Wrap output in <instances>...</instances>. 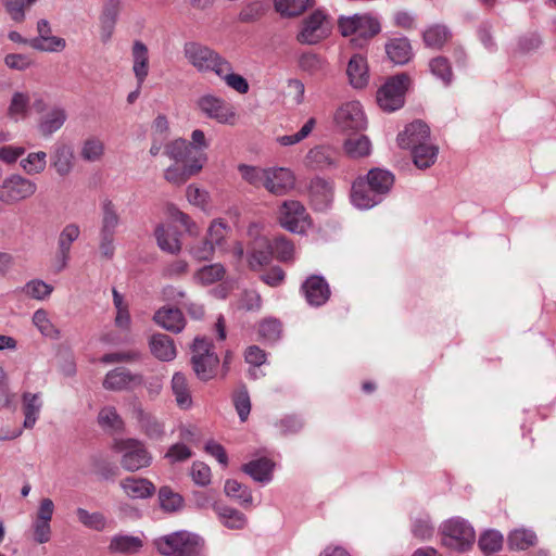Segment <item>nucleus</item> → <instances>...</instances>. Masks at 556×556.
<instances>
[{"label":"nucleus","mask_w":556,"mask_h":556,"mask_svg":"<svg viewBox=\"0 0 556 556\" xmlns=\"http://www.w3.org/2000/svg\"><path fill=\"white\" fill-rule=\"evenodd\" d=\"M440 535L442 545L457 553L469 551L476 541L472 526L460 517L445 520L440 526Z\"/></svg>","instance_id":"obj_1"},{"label":"nucleus","mask_w":556,"mask_h":556,"mask_svg":"<svg viewBox=\"0 0 556 556\" xmlns=\"http://www.w3.org/2000/svg\"><path fill=\"white\" fill-rule=\"evenodd\" d=\"M184 56L199 73H214L226 65L228 61L217 51L198 41H187L184 45Z\"/></svg>","instance_id":"obj_2"},{"label":"nucleus","mask_w":556,"mask_h":556,"mask_svg":"<svg viewBox=\"0 0 556 556\" xmlns=\"http://www.w3.org/2000/svg\"><path fill=\"white\" fill-rule=\"evenodd\" d=\"M157 551L164 556H197L202 547L201 539L187 531H177L155 541Z\"/></svg>","instance_id":"obj_3"},{"label":"nucleus","mask_w":556,"mask_h":556,"mask_svg":"<svg viewBox=\"0 0 556 556\" xmlns=\"http://www.w3.org/2000/svg\"><path fill=\"white\" fill-rule=\"evenodd\" d=\"M113 450L121 454V466L130 472L150 466L152 456L143 442L137 439H116Z\"/></svg>","instance_id":"obj_4"},{"label":"nucleus","mask_w":556,"mask_h":556,"mask_svg":"<svg viewBox=\"0 0 556 556\" xmlns=\"http://www.w3.org/2000/svg\"><path fill=\"white\" fill-rule=\"evenodd\" d=\"M192 368L202 381H208L216 375L219 358L213 351V344L205 338H195L192 345Z\"/></svg>","instance_id":"obj_5"},{"label":"nucleus","mask_w":556,"mask_h":556,"mask_svg":"<svg viewBox=\"0 0 556 556\" xmlns=\"http://www.w3.org/2000/svg\"><path fill=\"white\" fill-rule=\"evenodd\" d=\"M164 154L177 164H182L188 170L199 173L207 161L205 152L200 151L186 139L177 138L164 147Z\"/></svg>","instance_id":"obj_6"},{"label":"nucleus","mask_w":556,"mask_h":556,"mask_svg":"<svg viewBox=\"0 0 556 556\" xmlns=\"http://www.w3.org/2000/svg\"><path fill=\"white\" fill-rule=\"evenodd\" d=\"M339 29L344 37L354 36L352 41L362 46L363 42L380 31V23L368 14H355L349 17H340Z\"/></svg>","instance_id":"obj_7"},{"label":"nucleus","mask_w":556,"mask_h":556,"mask_svg":"<svg viewBox=\"0 0 556 556\" xmlns=\"http://www.w3.org/2000/svg\"><path fill=\"white\" fill-rule=\"evenodd\" d=\"M409 84L406 74H399L389 78L377 91V102L387 112H394L404 104V94Z\"/></svg>","instance_id":"obj_8"},{"label":"nucleus","mask_w":556,"mask_h":556,"mask_svg":"<svg viewBox=\"0 0 556 556\" xmlns=\"http://www.w3.org/2000/svg\"><path fill=\"white\" fill-rule=\"evenodd\" d=\"M278 219L286 230L294 233H304L311 227L309 215L298 200L285 201L279 207Z\"/></svg>","instance_id":"obj_9"},{"label":"nucleus","mask_w":556,"mask_h":556,"mask_svg":"<svg viewBox=\"0 0 556 556\" xmlns=\"http://www.w3.org/2000/svg\"><path fill=\"white\" fill-rule=\"evenodd\" d=\"M36 191V182L22 175L12 174L0 185V201L14 204L33 197Z\"/></svg>","instance_id":"obj_10"},{"label":"nucleus","mask_w":556,"mask_h":556,"mask_svg":"<svg viewBox=\"0 0 556 556\" xmlns=\"http://www.w3.org/2000/svg\"><path fill=\"white\" fill-rule=\"evenodd\" d=\"M197 106L203 115L219 124L235 125L237 113L235 108L223 98L207 93L197 100Z\"/></svg>","instance_id":"obj_11"},{"label":"nucleus","mask_w":556,"mask_h":556,"mask_svg":"<svg viewBox=\"0 0 556 556\" xmlns=\"http://www.w3.org/2000/svg\"><path fill=\"white\" fill-rule=\"evenodd\" d=\"M144 378L141 374L131 372L125 367H117L106 372L103 379V388L109 391H132L143 386Z\"/></svg>","instance_id":"obj_12"},{"label":"nucleus","mask_w":556,"mask_h":556,"mask_svg":"<svg viewBox=\"0 0 556 556\" xmlns=\"http://www.w3.org/2000/svg\"><path fill=\"white\" fill-rule=\"evenodd\" d=\"M330 31L327 16L320 11H314L303 22V27L298 35V40L305 45H315L326 38Z\"/></svg>","instance_id":"obj_13"},{"label":"nucleus","mask_w":556,"mask_h":556,"mask_svg":"<svg viewBox=\"0 0 556 556\" xmlns=\"http://www.w3.org/2000/svg\"><path fill=\"white\" fill-rule=\"evenodd\" d=\"M247 261L250 269L260 270L271 262L274 248L265 236H255L248 244Z\"/></svg>","instance_id":"obj_14"},{"label":"nucleus","mask_w":556,"mask_h":556,"mask_svg":"<svg viewBox=\"0 0 556 556\" xmlns=\"http://www.w3.org/2000/svg\"><path fill=\"white\" fill-rule=\"evenodd\" d=\"M334 122L342 130H362L366 126V118L362 105L357 101L342 104L334 114Z\"/></svg>","instance_id":"obj_15"},{"label":"nucleus","mask_w":556,"mask_h":556,"mask_svg":"<svg viewBox=\"0 0 556 556\" xmlns=\"http://www.w3.org/2000/svg\"><path fill=\"white\" fill-rule=\"evenodd\" d=\"M295 187V176L287 167H267L265 189L277 197H282Z\"/></svg>","instance_id":"obj_16"},{"label":"nucleus","mask_w":556,"mask_h":556,"mask_svg":"<svg viewBox=\"0 0 556 556\" xmlns=\"http://www.w3.org/2000/svg\"><path fill=\"white\" fill-rule=\"evenodd\" d=\"M308 305L319 307L325 305L331 295V290L323 276L312 275L305 279L301 286Z\"/></svg>","instance_id":"obj_17"},{"label":"nucleus","mask_w":556,"mask_h":556,"mask_svg":"<svg viewBox=\"0 0 556 556\" xmlns=\"http://www.w3.org/2000/svg\"><path fill=\"white\" fill-rule=\"evenodd\" d=\"M429 136L430 129L428 125L421 121H415L397 135V143L402 149H409L413 152L417 146L429 143Z\"/></svg>","instance_id":"obj_18"},{"label":"nucleus","mask_w":556,"mask_h":556,"mask_svg":"<svg viewBox=\"0 0 556 556\" xmlns=\"http://www.w3.org/2000/svg\"><path fill=\"white\" fill-rule=\"evenodd\" d=\"M122 222L117 204L108 197L101 198L99 233L116 236Z\"/></svg>","instance_id":"obj_19"},{"label":"nucleus","mask_w":556,"mask_h":556,"mask_svg":"<svg viewBox=\"0 0 556 556\" xmlns=\"http://www.w3.org/2000/svg\"><path fill=\"white\" fill-rule=\"evenodd\" d=\"M351 201L359 210H369L380 204V197L374 191L366 181L365 177H358L351 188Z\"/></svg>","instance_id":"obj_20"},{"label":"nucleus","mask_w":556,"mask_h":556,"mask_svg":"<svg viewBox=\"0 0 556 556\" xmlns=\"http://www.w3.org/2000/svg\"><path fill=\"white\" fill-rule=\"evenodd\" d=\"M131 415L148 438L152 440H161L163 438L164 425L156 417L146 412L141 404H134Z\"/></svg>","instance_id":"obj_21"},{"label":"nucleus","mask_w":556,"mask_h":556,"mask_svg":"<svg viewBox=\"0 0 556 556\" xmlns=\"http://www.w3.org/2000/svg\"><path fill=\"white\" fill-rule=\"evenodd\" d=\"M50 164L61 177H66L74 168L73 148L65 142H56L50 155Z\"/></svg>","instance_id":"obj_22"},{"label":"nucleus","mask_w":556,"mask_h":556,"mask_svg":"<svg viewBox=\"0 0 556 556\" xmlns=\"http://www.w3.org/2000/svg\"><path fill=\"white\" fill-rule=\"evenodd\" d=\"M79 235L80 229L76 224L66 225L60 232L56 253L58 271H61L66 267L72 243L78 239Z\"/></svg>","instance_id":"obj_23"},{"label":"nucleus","mask_w":556,"mask_h":556,"mask_svg":"<svg viewBox=\"0 0 556 556\" xmlns=\"http://www.w3.org/2000/svg\"><path fill=\"white\" fill-rule=\"evenodd\" d=\"M309 197L313 205L317 210H325L332 201V184L324 178H313L308 187Z\"/></svg>","instance_id":"obj_24"},{"label":"nucleus","mask_w":556,"mask_h":556,"mask_svg":"<svg viewBox=\"0 0 556 556\" xmlns=\"http://www.w3.org/2000/svg\"><path fill=\"white\" fill-rule=\"evenodd\" d=\"M153 320L160 327L173 333H179L186 325L180 309L165 306L154 313Z\"/></svg>","instance_id":"obj_25"},{"label":"nucleus","mask_w":556,"mask_h":556,"mask_svg":"<svg viewBox=\"0 0 556 556\" xmlns=\"http://www.w3.org/2000/svg\"><path fill=\"white\" fill-rule=\"evenodd\" d=\"M151 354L161 362H170L176 355L174 340L165 333H154L149 339Z\"/></svg>","instance_id":"obj_26"},{"label":"nucleus","mask_w":556,"mask_h":556,"mask_svg":"<svg viewBox=\"0 0 556 556\" xmlns=\"http://www.w3.org/2000/svg\"><path fill=\"white\" fill-rule=\"evenodd\" d=\"M365 177V181L372 187L381 201L390 193L394 185V175L387 169L371 168Z\"/></svg>","instance_id":"obj_27"},{"label":"nucleus","mask_w":556,"mask_h":556,"mask_svg":"<svg viewBox=\"0 0 556 556\" xmlns=\"http://www.w3.org/2000/svg\"><path fill=\"white\" fill-rule=\"evenodd\" d=\"M132 72L139 87L142 86L149 74V50L142 41H135L131 48Z\"/></svg>","instance_id":"obj_28"},{"label":"nucleus","mask_w":556,"mask_h":556,"mask_svg":"<svg viewBox=\"0 0 556 556\" xmlns=\"http://www.w3.org/2000/svg\"><path fill=\"white\" fill-rule=\"evenodd\" d=\"M125 494L132 500L148 498L155 492L154 484L148 479L127 477L119 482Z\"/></svg>","instance_id":"obj_29"},{"label":"nucleus","mask_w":556,"mask_h":556,"mask_svg":"<svg viewBox=\"0 0 556 556\" xmlns=\"http://www.w3.org/2000/svg\"><path fill=\"white\" fill-rule=\"evenodd\" d=\"M346 74L352 87L362 89L369 81L368 65L361 54H354L348 64Z\"/></svg>","instance_id":"obj_30"},{"label":"nucleus","mask_w":556,"mask_h":556,"mask_svg":"<svg viewBox=\"0 0 556 556\" xmlns=\"http://www.w3.org/2000/svg\"><path fill=\"white\" fill-rule=\"evenodd\" d=\"M339 152L329 146H318L311 149L306 155L308 163L317 168L336 167Z\"/></svg>","instance_id":"obj_31"},{"label":"nucleus","mask_w":556,"mask_h":556,"mask_svg":"<svg viewBox=\"0 0 556 556\" xmlns=\"http://www.w3.org/2000/svg\"><path fill=\"white\" fill-rule=\"evenodd\" d=\"M154 236L159 248L170 254H178L181 251L179 233L172 227L159 225L155 228Z\"/></svg>","instance_id":"obj_32"},{"label":"nucleus","mask_w":556,"mask_h":556,"mask_svg":"<svg viewBox=\"0 0 556 556\" xmlns=\"http://www.w3.org/2000/svg\"><path fill=\"white\" fill-rule=\"evenodd\" d=\"M386 52L389 59L397 65L407 63L412 58V46L407 38H393L386 43Z\"/></svg>","instance_id":"obj_33"},{"label":"nucleus","mask_w":556,"mask_h":556,"mask_svg":"<svg viewBox=\"0 0 556 556\" xmlns=\"http://www.w3.org/2000/svg\"><path fill=\"white\" fill-rule=\"evenodd\" d=\"M213 509L219 521L229 529L240 530L247 525V517L236 508L214 503Z\"/></svg>","instance_id":"obj_34"},{"label":"nucleus","mask_w":556,"mask_h":556,"mask_svg":"<svg viewBox=\"0 0 556 556\" xmlns=\"http://www.w3.org/2000/svg\"><path fill=\"white\" fill-rule=\"evenodd\" d=\"M274 463L268 458L251 460L242 466V470L253 480L267 483L273 478Z\"/></svg>","instance_id":"obj_35"},{"label":"nucleus","mask_w":556,"mask_h":556,"mask_svg":"<svg viewBox=\"0 0 556 556\" xmlns=\"http://www.w3.org/2000/svg\"><path fill=\"white\" fill-rule=\"evenodd\" d=\"M143 546V541L139 536L128 534H116L112 536L109 551L119 554H136Z\"/></svg>","instance_id":"obj_36"},{"label":"nucleus","mask_w":556,"mask_h":556,"mask_svg":"<svg viewBox=\"0 0 556 556\" xmlns=\"http://www.w3.org/2000/svg\"><path fill=\"white\" fill-rule=\"evenodd\" d=\"M170 387L177 405L184 409L191 407L192 397L186 376L181 372H175Z\"/></svg>","instance_id":"obj_37"},{"label":"nucleus","mask_w":556,"mask_h":556,"mask_svg":"<svg viewBox=\"0 0 556 556\" xmlns=\"http://www.w3.org/2000/svg\"><path fill=\"white\" fill-rule=\"evenodd\" d=\"M66 117L67 115L64 109H52L42 117L39 124L40 132L46 137L51 136L64 125Z\"/></svg>","instance_id":"obj_38"},{"label":"nucleus","mask_w":556,"mask_h":556,"mask_svg":"<svg viewBox=\"0 0 556 556\" xmlns=\"http://www.w3.org/2000/svg\"><path fill=\"white\" fill-rule=\"evenodd\" d=\"M104 152L103 140L97 136H90L83 141L79 154L84 161L93 163L100 161Z\"/></svg>","instance_id":"obj_39"},{"label":"nucleus","mask_w":556,"mask_h":556,"mask_svg":"<svg viewBox=\"0 0 556 556\" xmlns=\"http://www.w3.org/2000/svg\"><path fill=\"white\" fill-rule=\"evenodd\" d=\"M422 38L428 48L441 49L451 38V31L445 25L435 24L424 31Z\"/></svg>","instance_id":"obj_40"},{"label":"nucleus","mask_w":556,"mask_h":556,"mask_svg":"<svg viewBox=\"0 0 556 556\" xmlns=\"http://www.w3.org/2000/svg\"><path fill=\"white\" fill-rule=\"evenodd\" d=\"M217 76L222 78L229 88L239 93H247L249 91L248 80L243 76L233 73L232 65L229 61L217 71Z\"/></svg>","instance_id":"obj_41"},{"label":"nucleus","mask_w":556,"mask_h":556,"mask_svg":"<svg viewBox=\"0 0 556 556\" xmlns=\"http://www.w3.org/2000/svg\"><path fill=\"white\" fill-rule=\"evenodd\" d=\"M41 409V402L39 401V394H33L26 392L23 394V412L25 415L24 427L31 429L39 416Z\"/></svg>","instance_id":"obj_42"},{"label":"nucleus","mask_w":556,"mask_h":556,"mask_svg":"<svg viewBox=\"0 0 556 556\" xmlns=\"http://www.w3.org/2000/svg\"><path fill=\"white\" fill-rule=\"evenodd\" d=\"M438 152L439 148L430 142L417 146L416 150L412 152L414 164L420 169L429 168L435 163Z\"/></svg>","instance_id":"obj_43"},{"label":"nucleus","mask_w":556,"mask_h":556,"mask_svg":"<svg viewBox=\"0 0 556 556\" xmlns=\"http://www.w3.org/2000/svg\"><path fill=\"white\" fill-rule=\"evenodd\" d=\"M275 9L283 17H293L313 5V0H274Z\"/></svg>","instance_id":"obj_44"},{"label":"nucleus","mask_w":556,"mask_h":556,"mask_svg":"<svg viewBox=\"0 0 556 556\" xmlns=\"http://www.w3.org/2000/svg\"><path fill=\"white\" fill-rule=\"evenodd\" d=\"M224 491L227 496L235 498L240 505L244 507L252 505L253 496L251 490L237 480H227L225 482Z\"/></svg>","instance_id":"obj_45"},{"label":"nucleus","mask_w":556,"mask_h":556,"mask_svg":"<svg viewBox=\"0 0 556 556\" xmlns=\"http://www.w3.org/2000/svg\"><path fill=\"white\" fill-rule=\"evenodd\" d=\"M76 516L84 527L94 531H103L108 526L106 517L100 511L90 513L85 508L78 507Z\"/></svg>","instance_id":"obj_46"},{"label":"nucleus","mask_w":556,"mask_h":556,"mask_svg":"<svg viewBox=\"0 0 556 556\" xmlns=\"http://www.w3.org/2000/svg\"><path fill=\"white\" fill-rule=\"evenodd\" d=\"M226 275V268L220 263H214L200 268L194 278L202 285L208 286L220 281Z\"/></svg>","instance_id":"obj_47"},{"label":"nucleus","mask_w":556,"mask_h":556,"mask_svg":"<svg viewBox=\"0 0 556 556\" xmlns=\"http://www.w3.org/2000/svg\"><path fill=\"white\" fill-rule=\"evenodd\" d=\"M370 141L366 136L351 137L344 142V151L352 159L366 156L370 153Z\"/></svg>","instance_id":"obj_48"},{"label":"nucleus","mask_w":556,"mask_h":556,"mask_svg":"<svg viewBox=\"0 0 556 556\" xmlns=\"http://www.w3.org/2000/svg\"><path fill=\"white\" fill-rule=\"evenodd\" d=\"M229 230L228 224L223 218H215L211 222L205 236L216 249H223Z\"/></svg>","instance_id":"obj_49"},{"label":"nucleus","mask_w":556,"mask_h":556,"mask_svg":"<svg viewBox=\"0 0 556 556\" xmlns=\"http://www.w3.org/2000/svg\"><path fill=\"white\" fill-rule=\"evenodd\" d=\"M29 46L42 52H60L65 49L66 42L63 38L56 36L35 37L29 39Z\"/></svg>","instance_id":"obj_50"},{"label":"nucleus","mask_w":556,"mask_h":556,"mask_svg":"<svg viewBox=\"0 0 556 556\" xmlns=\"http://www.w3.org/2000/svg\"><path fill=\"white\" fill-rule=\"evenodd\" d=\"M98 424L102 428L113 431H121L124 428V421L113 406L101 408L98 415Z\"/></svg>","instance_id":"obj_51"},{"label":"nucleus","mask_w":556,"mask_h":556,"mask_svg":"<svg viewBox=\"0 0 556 556\" xmlns=\"http://www.w3.org/2000/svg\"><path fill=\"white\" fill-rule=\"evenodd\" d=\"M159 501L163 510L174 513L182 508L184 498L169 486H162L159 491Z\"/></svg>","instance_id":"obj_52"},{"label":"nucleus","mask_w":556,"mask_h":556,"mask_svg":"<svg viewBox=\"0 0 556 556\" xmlns=\"http://www.w3.org/2000/svg\"><path fill=\"white\" fill-rule=\"evenodd\" d=\"M536 541V535L533 531L526 529H517L508 536V545L513 549L525 551L533 546Z\"/></svg>","instance_id":"obj_53"},{"label":"nucleus","mask_w":556,"mask_h":556,"mask_svg":"<svg viewBox=\"0 0 556 556\" xmlns=\"http://www.w3.org/2000/svg\"><path fill=\"white\" fill-rule=\"evenodd\" d=\"M47 166V153L43 151L31 152L21 161V167L28 175L42 173Z\"/></svg>","instance_id":"obj_54"},{"label":"nucleus","mask_w":556,"mask_h":556,"mask_svg":"<svg viewBox=\"0 0 556 556\" xmlns=\"http://www.w3.org/2000/svg\"><path fill=\"white\" fill-rule=\"evenodd\" d=\"M29 109V97L24 92H14L8 108V115L18 121L27 115Z\"/></svg>","instance_id":"obj_55"},{"label":"nucleus","mask_w":556,"mask_h":556,"mask_svg":"<svg viewBox=\"0 0 556 556\" xmlns=\"http://www.w3.org/2000/svg\"><path fill=\"white\" fill-rule=\"evenodd\" d=\"M242 178L255 188L264 187L266 184L267 168L241 164L238 167Z\"/></svg>","instance_id":"obj_56"},{"label":"nucleus","mask_w":556,"mask_h":556,"mask_svg":"<svg viewBox=\"0 0 556 556\" xmlns=\"http://www.w3.org/2000/svg\"><path fill=\"white\" fill-rule=\"evenodd\" d=\"M216 247L205 236L188 248L189 254L198 261L212 260L215 253Z\"/></svg>","instance_id":"obj_57"},{"label":"nucleus","mask_w":556,"mask_h":556,"mask_svg":"<svg viewBox=\"0 0 556 556\" xmlns=\"http://www.w3.org/2000/svg\"><path fill=\"white\" fill-rule=\"evenodd\" d=\"M232 402L238 416L242 422H244L251 412V401L248 389L245 386H241L232 395Z\"/></svg>","instance_id":"obj_58"},{"label":"nucleus","mask_w":556,"mask_h":556,"mask_svg":"<svg viewBox=\"0 0 556 556\" xmlns=\"http://www.w3.org/2000/svg\"><path fill=\"white\" fill-rule=\"evenodd\" d=\"M478 545L484 554H493L502 548L503 535L495 530L485 531L479 538Z\"/></svg>","instance_id":"obj_59"},{"label":"nucleus","mask_w":556,"mask_h":556,"mask_svg":"<svg viewBox=\"0 0 556 556\" xmlns=\"http://www.w3.org/2000/svg\"><path fill=\"white\" fill-rule=\"evenodd\" d=\"M33 323L42 336L56 339L60 331L50 321L48 314L43 309H37L33 315Z\"/></svg>","instance_id":"obj_60"},{"label":"nucleus","mask_w":556,"mask_h":556,"mask_svg":"<svg viewBox=\"0 0 556 556\" xmlns=\"http://www.w3.org/2000/svg\"><path fill=\"white\" fill-rule=\"evenodd\" d=\"M299 66L311 75L321 73L326 68V62L315 53H303L299 59Z\"/></svg>","instance_id":"obj_61"},{"label":"nucleus","mask_w":556,"mask_h":556,"mask_svg":"<svg viewBox=\"0 0 556 556\" xmlns=\"http://www.w3.org/2000/svg\"><path fill=\"white\" fill-rule=\"evenodd\" d=\"M431 73L440 78L445 85L452 81L453 73L450 62L444 56H437L429 63Z\"/></svg>","instance_id":"obj_62"},{"label":"nucleus","mask_w":556,"mask_h":556,"mask_svg":"<svg viewBox=\"0 0 556 556\" xmlns=\"http://www.w3.org/2000/svg\"><path fill=\"white\" fill-rule=\"evenodd\" d=\"M194 175H197V173L188 170L186 166H178L176 163L165 169L164 178L169 184L180 186Z\"/></svg>","instance_id":"obj_63"},{"label":"nucleus","mask_w":556,"mask_h":556,"mask_svg":"<svg viewBox=\"0 0 556 556\" xmlns=\"http://www.w3.org/2000/svg\"><path fill=\"white\" fill-rule=\"evenodd\" d=\"M258 333L264 340L275 342L280 338L281 324L275 318L264 319L258 326Z\"/></svg>","instance_id":"obj_64"}]
</instances>
